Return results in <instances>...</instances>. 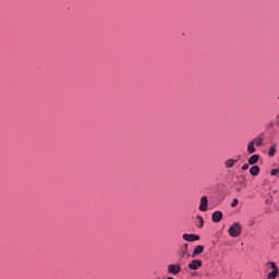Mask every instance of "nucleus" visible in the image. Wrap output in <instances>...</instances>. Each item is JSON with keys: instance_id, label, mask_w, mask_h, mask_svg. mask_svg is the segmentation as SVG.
<instances>
[{"instance_id": "nucleus-6", "label": "nucleus", "mask_w": 279, "mask_h": 279, "mask_svg": "<svg viewBox=\"0 0 279 279\" xmlns=\"http://www.w3.org/2000/svg\"><path fill=\"white\" fill-rule=\"evenodd\" d=\"M202 267V259H194L191 264H189V269L192 271H197Z\"/></svg>"}, {"instance_id": "nucleus-9", "label": "nucleus", "mask_w": 279, "mask_h": 279, "mask_svg": "<svg viewBox=\"0 0 279 279\" xmlns=\"http://www.w3.org/2000/svg\"><path fill=\"white\" fill-rule=\"evenodd\" d=\"M239 162L238 159H228L225 161V167L226 169H232V167H234V163Z\"/></svg>"}, {"instance_id": "nucleus-11", "label": "nucleus", "mask_w": 279, "mask_h": 279, "mask_svg": "<svg viewBox=\"0 0 279 279\" xmlns=\"http://www.w3.org/2000/svg\"><path fill=\"white\" fill-rule=\"evenodd\" d=\"M250 173L251 175H258V173H260V168L258 166H253L250 169Z\"/></svg>"}, {"instance_id": "nucleus-19", "label": "nucleus", "mask_w": 279, "mask_h": 279, "mask_svg": "<svg viewBox=\"0 0 279 279\" xmlns=\"http://www.w3.org/2000/svg\"><path fill=\"white\" fill-rule=\"evenodd\" d=\"M279 170L278 169H272L270 172V175H278Z\"/></svg>"}, {"instance_id": "nucleus-17", "label": "nucleus", "mask_w": 279, "mask_h": 279, "mask_svg": "<svg viewBox=\"0 0 279 279\" xmlns=\"http://www.w3.org/2000/svg\"><path fill=\"white\" fill-rule=\"evenodd\" d=\"M239 206V199L234 198L231 203V208H236Z\"/></svg>"}, {"instance_id": "nucleus-5", "label": "nucleus", "mask_w": 279, "mask_h": 279, "mask_svg": "<svg viewBox=\"0 0 279 279\" xmlns=\"http://www.w3.org/2000/svg\"><path fill=\"white\" fill-rule=\"evenodd\" d=\"M183 240H184V241H187V242H190V243H193V242H195V241H199V235L194 234V233H191V234L184 233V234H183Z\"/></svg>"}, {"instance_id": "nucleus-14", "label": "nucleus", "mask_w": 279, "mask_h": 279, "mask_svg": "<svg viewBox=\"0 0 279 279\" xmlns=\"http://www.w3.org/2000/svg\"><path fill=\"white\" fill-rule=\"evenodd\" d=\"M276 147H277L276 144H274L272 146H270L269 151H268V156H270V157L276 156Z\"/></svg>"}, {"instance_id": "nucleus-15", "label": "nucleus", "mask_w": 279, "mask_h": 279, "mask_svg": "<svg viewBox=\"0 0 279 279\" xmlns=\"http://www.w3.org/2000/svg\"><path fill=\"white\" fill-rule=\"evenodd\" d=\"M196 219L198 220L197 228H204V218L202 216H197Z\"/></svg>"}, {"instance_id": "nucleus-18", "label": "nucleus", "mask_w": 279, "mask_h": 279, "mask_svg": "<svg viewBox=\"0 0 279 279\" xmlns=\"http://www.w3.org/2000/svg\"><path fill=\"white\" fill-rule=\"evenodd\" d=\"M247 169H250V165L244 163V165L242 166V171H247Z\"/></svg>"}, {"instance_id": "nucleus-1", "label": "nucleus", "mask_w": 279, "mask_h": 279, "mask_svg": "<svg viewBox=\"0 0 279 279\" xmlns=\"http://www.w3.org/2000/svg\"><path fill=\"white\" fill-rule=\"evenodd\" d=\"M241 223L234 222L230 228H229V234L233 239H236V236H241Z\"/></svg>"}, {"instance_id": "nucleus-16", "label": "nucleus", "mask_w": 279, "mask_h": 279, "mask_svg": "<svg viewBox=\"0 0 279 279\" xmlns=\"http://www.w3.org/2000/svg\"><path fill=\"white\" fill-rule=\"evenodd\" d=\"M256 223V218H251L250 220H248V222H247V226L250 227V228H254V225Z\"/></svg>"}, {"instance_id": "nucleus-21", "label": "nucleus", "mask_w": 279, "mask_h": 279, "mask_svg": "<svg viewBox=\"0 0 279 279\" xmlns=\"http://www.w3.org/2000/svg\"><path fill=\"white\" fill-rule=\"evenodd\" d=\"M266 204H271V201H270V199H267V201H266Z\"/></svg>"}, {"instance_id": "nucleus-13", "label": "nucleus", "mask_w": 279, "mask_h": 279, "mask_svg": "<svg viewBox=\"0 0 279 279\" xmlns=\"http://www.w3.org/2000/svg\"><path fill=\"white\" fill-rule=\"evenodd\" d=\"M252 143L256 145V147H260L263 145V138L262 137H255Z\"/></svg>"}, {"instance_id": "nucleus-2", "label": "nucleus", "mask_w": 279, "mask_h": 279, "mask_svg": "<svg viewBox=\"0 0 279 279\" xmlns=\"http://www.w3.org/2000/svg\"><path fill=\"white\" fill-rule=\"evenodd\" d=\"M267 266L270 267V269H272V270L268 274L267 278H268V279H277V278H278V275H279V269H278V266H276V263H274V262H268V263H267Z\"/></svg>"}, {"instance_id": "nucleus-12", "label": "nucleus", "mask_w": 279, "mask_h": 279, "mask_svg": "<svg viewBox=\"0 0 279 279\" xmlns=\"http://www.w3.org/2000/svg\"><path fill=\"white\" fill-rule=\"evenodd\" d=\"M254 143L253 142H250L248 145H247V151L248 154H255L256 153V147H254Z\"/></svg>"}, {"instance_id": "nucleus-3", "label": "nucleus", "mask_w": 279, "mask_h": 279, "mask_svg": "<svg viewBox=\"0 0 279 279\" xmlns=\"http://www.w3.org/2000/svg\"><path fill=\"white\" fill-rule=\"evenodd\" d=\"M180 271H182V266H180V264L168 265V274H171L172 276H178Z\"/></svg>"}, {"instance_id": "nucleus-7", "label": "nucleus", "mask_w": 279, "mask_h": 279, "mask_svg": "<svg viewBox=\"0 0 279 279\" xmlns=\"http://www.w3.org/2000/svg\"><path fill=\"white\" fill-rule=\"evenodd\" d=\"M223 219V213L217 210L211 216V221H214V223H219V221H221Z\"/></svg>"}, {"instance_id": "nucleus-10", "label": "nucleus", "mask_w": 279, "mask_h": 279, "mask_svg": "<svg viewBox=\"0 0 279 279\" xmlns=\"http://www.w3.org/2000/svg\"><path fill=\"white\" fill-rule=\"evenodd\" d=\"M260 156L258 155H253L248 158L247 162L248 165H256V162H258Z\"/></svg>"}, {"instance_id": "nucleus-8", "label": "nucleus", "mask_w": 279, "mask_h": 279, "mask_svg": "<svg viewBox=\"0 0 279 279\" xmlns=\"http://www.w3.org/2000/svg\"><path fill=\"white\" fill-rule=\"evenodd\" d=\"M204 253V245H197L192 254V258H197V256H199V254Z\"/></svg>"}, {"instance_id": "nucleus-20", "label": "nucleus", "mask_w": 279, "mask_h": 279, "mask_svg": "<svg viewBox=\"0 0 279 279\" xmlns=\"http://www.w3.org/2000/svg\"><path fill=\"white\" fill-rule=\"evenodd\" d=\"M187 251H189V244H185V248L183 251V254H186Z\"/></svg>"}, {"instance_id": "nucleus-4", "label": "nucleus", "mask_w": 279, "mask_h": 279, "mask_svg": "<svg viewBox=\"0 0 279 279\" xmlns=\"http://www.w3.org/2000/svg\"><path fill=\"white\" fill-rule=\"evenodd\" d=\"M198 210H201V213H206L208 210V196L201 197Z\"/></svg>"}]
</instances>
